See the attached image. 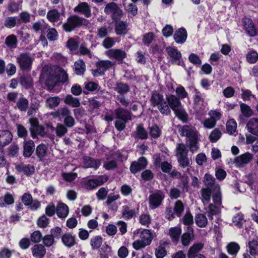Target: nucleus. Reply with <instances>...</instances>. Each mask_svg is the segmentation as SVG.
Returning <instances> with one entry per match:
<instances>
[{
	"label": "nucleus",
	"instance_id": "nucleus-1",
	"mask_svg": "<svg viewBox=\"0 0 258 258\" xmlns=\"http://www.w3.org/2000/svg\"><path fill=\"white\" fill-rule=\"evenodd\" d=\"M177 128L180 136L186 138V144L190 152L194 153L199 147L198 142L200 135L194 127L188 125H177Z\"/></svg>",
	"mask_w": 258,
	"mask_h": 258
},
{
	"label": "nucleus",
	"instance_id": "nucleus-2",
	"mask_svg": "<svg viewBox=\"0 0 258 258\" xmlns=\"http://www.w3.org/2000/svg\"><path fill=\"white\" fill-rule=\"evenodd\" d=\"M152 105L156 107L160 112L165 115L170 113L171 110L167 106V102L162 94L155 91L152 93L150 98Z\"/></svg>",
	"mask_w": 258,
	"mask_h": 258
},
{
	"label": "nucleus",
	"instance_id": "nucleus-3",
	"mask_svg": "<svg viewBox=\"0 0 258 258\" xmlns=\"http://www.w3.org/2000/svg\"><path fill=\"white\" fill-rule=\"evenodd\" d=\"M188 150L183 143H179L176 145L175 149V156L179 165L185 168L190 164V161L187 157Z\"/></svg>",
	"mask_w": 258,
	"mask_h": 258
},
{
	"label": "nucleus",
	"instance_id": "nucleus-4",
	"mask_svg": "<svg viewBox=\"0 0 258 258\" xmlns=\"http://www.w3.org/2000/svg\"><path fill=\"white\" fill-rule=\"evenodd\" d=\"M165 195L162 190L156 189L150 192L149 197V206L152 210H154L162 205Z\"/></svg>",
	"mask_w": 258,
	"mask_h": 258
},
{
	"label": "nucleus",
	"instance_id": "nucleus-5",
	"mask_svg": "<svg viewBox=\"0 0 258 258\" xmlns=\"http://www.w3.org/2000/svg\"><path fill=\"white\" fill-rule=\"evenodd\" d=\"M212 200L213 203L209 204L207 208L208 215L210 219H213L214 215L218 214L220 212L221 205V195L219 194H213Z\"/></svg>",
	"mask_w": 258,
	"mask_h": 258
},
{
	"label": "nucleus",
	"instance_id": "nucleus-6",
	"mask_svg": "<svg viewBox=\"0 0 258 258\" xmlns=\"http://www.w3.org/2000/svg\"><path fill=\"white\" fill-rule=\"evenodd\" d=\"M29 122L31 124L30 131L33 138H37L38 136L44 137L46 135L44 126L39 124L37 118H31L29 119Z\"/></svg>",
	"mask_w": 258,
	"mask_h": 258
},
{
	"label": "nucleus",
	"instance_id": "nucleus-7",
	"mask_svg": "<svg viewBox=\"0 0 258 258\" xmlns=\"http://www.w3.org/2000/svg\"><path fill=\"white\" fill-rule=\"evenodd\" d=\"M108 180V177L105 175H101L94 179H90L84 181L82 185L87 190H92L98 186L102 185Z\"/></svg>",
	"mask_w": 258,
	"mask_h": 258
},
{
	"label": "nucleus",
	"instance_id": "nucleus-8",
	"mask_svg": "<svg viewBox=\"0 0 258 258\" xmlns=\"http://www.w3.org/2000/svg\"><path fill=\"white\" fill-rule=\"evenodd\" d=\"M115 62L109 60H101L96 62V70H94L95 76H100L115 66Z\"/></svg>",
	"mask_w": 258,
	"mask_h": 258
},
{
	"label": "nucleus",
	"instance_id": "nucleus-9",
	"mask_svg": "<svg viewBox=\"0 0 258 258\" xmlns=\"http://www.w3.org/2000/svg\"><path fill=\"white\" fill-rule=\"evenodd\" d=\"M104 12L108 15H111L113 20H116L122 15V11L115 3H110L106 5Z\"/></svg>",
	"mask_w": 258,
	"mask_h": 258
},
{
	"label": "nucleus",
	"instance_id": "nucleus-10",
	"mask_svg": "<svg viewBox=\"0 0 258 258\" xmlns=\"http://www.w3.org/2000/svg\"><path fill=\"white\" fill-rule=\"evenodd\" d=\"M203 182L207 188L213 190V194H221L220 186L215 183V179L211 175L206 174L204 176Z\"/></svg>",
	"mask_w": 258,
	"mask_h": 258
},
{
	"label": "nucleus",
	"instance_id": "nucleus-11",
	"mask_svg": "<svg viewBox=\"0 0 258 258\" xmlns=\"http://www.w3.org/2000/svg\"><path fill=\"white\" fill-rule=\"evenodd\" d=\"M106 55L111 58H113L119 62L122 63L123 59L126 57V52L120 49H110L105 52Z\"/></svg>",
	"mask_w": 258,
	"mask_h": 258
},
{
	"label": "nucleus",
	"instance_id": "nucleus-12",
	"mask_svg": "<svg viewBox=\"0 0 258 258\" xmlns=\"http://www.w3.org/2000/svg\"><path fill=\"white\" fill-rule=\"evenodd\" d=\"M166 51L170 57V61L172 64H181V54L175 47H167Z\"/></svg>",
	"mask_w": 258,
	"mask_h": 258
},
{
	"label": "nucleus",
	"instance_id": "nucleus-13",
	"mask_svg": "<svg viewBox=\"0 0 258 258\" xmlns=\"http://www.w3.org/2000/svg\"><path fill=\"white\" fill-rule=\"evenodd\" d=\"M17 61L22 70H30L32 62V58L27 54H22L18 58Z\"/></svg>",
	"mask_w": 258,
	"mask_h": 258
},
{
	"label": "nucleus",
	"instance_id": "nucleus-14",
	"mask_svg": "<svg viewBox=\"0 0 258 258\" xmlns=\"http://www.w3.org/2000/svg\"><path fill=\"white\" fill-rule=\"evenodd\" d=\"M252 159V156L249 153H246L236 157L234 163L237 167H243L248 164Z\"/></svg>",
	"mask_w": 258,
	"mask_h": 258
},
{
	"label": "nucleus",
	"instance_id": "nucleus-15",
	"mask_svg": "<svg viewBox=\"0 0 258 258\" xmlns=\"http://www.w3.org/2000/svg\"><path fill=\"white\" fill-rule=\"evenodd\" d=\"M13 135L8 130H0V146L2 147L8 145L13 140Z\"/></svg>",
	"mask_w": 258,
	"mask_h": 258
},
{
	"label": "nucleus",
	"instance_id": "nucleus-16",
	"mask_svg": "<svg viewBox=\"0 0 258 258\" xmlns=\"http://www.w3.org/2000/svg\"><path fill=\"white\" fill-rule=\"evenodd\" d=\"M166 101L167 102L168 107L173 111L182 106L180 99L174 95L171 94L166 96Z\"/></svg>",
	"mask_w": 258,
	"mask_h": 258
},
{
	"label": "nucleus",
	"instance_id": "nucleus-17",
	"mask_svg": "<svg viewBox=\"0 0 258 258\" xmlns=\"http://www.w3.org/2000/svg\"><path fill=\"white\" fill-rule=\"evenodd\" d=\"M147 165V160L144 157L139 159L138 161L133 162L130 167V170L133 173H136L145 168Z\"/></svg>",
	"mask_w": 258,
	"mask_h": 258
},
{
	"label": "nucleus",
	"instance_id": "nucleus-18",
	"mask_svg": "<svg viewBox=\"0 0 258 258\" xmlns=\"http://www.w3.org/2000/svg\"><path fill=\"white\" fill-rule=\"evenodd\" d=\"M74 11L83 14L86 17L91 16V12L89 5L86 2L80 3L74 8Z\"/></svg>",
	"mask_w": 258,
	"mask_h": 258
},
{
	"label": "nucleus",
	"instance_id": "nucleus-19",
	"mask_svg": "<svg viewBox=\"0 0 258 258\" xmlns=\"http://www.w3.org/2000/svg\"><path fill=\"white\" fill-rule=\"evenodd\" d=\"M101 164L98 159H95L90 157H83V167L85 168H92L97 169Z\"/></svg>",
	"mask_w": 258,
	"mask_h": 258
},
{
	"label": "nucleus",
	"instance_id": "nucleus-20",
	"mask_svg": "<svg viewBox=\"0 0 258 258\" xmlns=\"http://www.w3.org/2000/svg\"><path fill=\"white\" fill-rule=\"evenodd\" d=\"M34 143L32 140H25L23 143V155L25 157H30L34 152Z\"/></svg>",
	"mask_w": 258,
	"mask_h": 258
},
{
	"label": "nucleus",
	"instance_id": "nucleus-21",
	"mask_svg": "<svg viewBox=\"0 0 258 258\" xmlns=\"http://www.w3.org/2000/svg\"><path fill=\"white\" fill-rule=\"evenodd\" d=\"M61 241L68 248H71L76 244V237L71 233L64 234L61 236Z\"/></svg>",
	"mask_w": 258,
	"mask_h": 258
},
{
	"label": "nucleus",
	"instance_id": "nucleus-22",
	"mask_svg": "<svg viewBox=\"0 0 258 258\" xmlns=\"http://www.w3.org/2000/svg\"><path fill=\"white\" fill-rule=\"evenodd\" d=\"M31 251L33 256L36 258H43L46 252L44 246L41 244L34 245Z\"/></svg>",
	"mask_w": 258,
	"mask_h": 258
},
{
	"label": "nucleus",
	"instance_id": "nucleus-23",
	"mask_svg": "<svg viewBox=\"0 0 258 258\" xmlns=\"http://www.w3.org/2000/svg\"><path fill=\"white\" fill-rule=\"evenodd\" d=\"M173 37L177 43L182 44L187 39L186 31L184 28H179L175 31Z\"/></svg>",
	"mask_w": 258,
	"mask_h": 258
},
{
	"label": "nucleus",
	"instance_id": "nucleus-24",
	"mask_svg": "<svg viewBox=\"0 0 258 258\" xmlns=\"http://www.w3.org/2000/svg\"><path fill=\"white\" fill-rule=\"evenodd\" d=\"M244 29L250 36H254L256 34V29L254 27L252 20L247 18H244L243 20Z\"/></svg>",
	"mask_w": 258,
	"mask_h": 258
},
{
	"label": "nucleus",
	"instance_id": "nucleus-25",
	"mask_svg": "<svg viewBox=\"0 0 258 258\" xmlns=\"http://www.w3.org/2000/svg\"><path fill=\"white\" fill-rule=\"evenodd\" d=\"M246 128L253 135L257 136L258 118L254 117L250 118L246 124Z\"/></svg>",
	"mask_w": 258,
	"mask_h": 258
},
{
	"label": "nucleus",
	"instance_id": "nucleus-26",
	"mask_svg": "<svg viewBox=\"0 0 258 258\" xmlns=\"http://www.w3.org/2000/svg\"><path fill=\"white\" fill-rule=\"evenodd\" d=\"M16 170L20 172H23L27 175H30L33 173L35 169L33 166L20 163L16 165Z\"/></svg>",
	"mask_w": 258,
	"mask_h": 258
},
{
	"label": "nucleus",
	"instance_id": "nucleus-27",
	"mask_svg": "<svg viewBox=\"0 0 258 258\" xmlns=\"http://www.w3.org/2000/svg\"><path fill=\"white\" fill-rule=\"evenodd\" d=\"M69 207L66 204L61 203L57 205L56 208V213L59 218H66L69 214Z\"/></svg>",
	"mask_w": 258,
	"mask_h": 258
},
{
	"label": "nucleus",
	"instance_id": "nucleus-28",
	"mask_svg": "<svg viewBox=\"0 0 258 258\" xmlns=\"http://www.w3.org/2000/svg\"><path fill=\"white\" fill-rule=\"evenodd\" d=\"M128 24L123 21H116L115 24V32L118 35H125L127 33Z\"/></svg>",
	"mask_w": 258,
	"mask_h": 258
},
{
	"label": "nucleus",
	"instance_id": "nucleus-29",
	"mask_svg": "<svg viewBox=\"0 0 258 258\" xmlns=\"http://www.w3.org/2000/svg\"><path fill=\"white\" fill-rule=\"evenodd\" d=\"M204 247V244L199 242L194 244L190 246L187 251V255L188 258H191L194 256L198 254V253L200 252Z\"/></svg>",
	"mask_w": 258,
	"mask_h": 258
},
{
	"label": "nucleus",
	"instance_id": "nucleus-30",
	"mask_svg": "<svg viewBox=\"0 0 258 258\" xmlns=\"http://www.w3.org/2000/svg\"><path fill=\"white\" fill-rule=\"evenodd\" d=\"M115 113L117 118L123 119L126 121L131 120V114L130 112L122 108H119L115 110Z\"/></svg>",
	"mask_w": 258,
	"mask_h": 258
},
{
	"label": "nucleus",
	"instance_id": "nucleus-31",
	"mask_svg": "<svg viewBox=\"0 0 258 258\" xmlns=\"http://www.w3.org/2000/svg\"><path fill=\"white\" fill-rule=\"evenodd\" d=\"M241 115L239 116L240 121H242L243 116L249 117L253 114V111L251 108L244 103H241L240 105Z\"/></svg>",
	"mask_w": 258,
	"mask_h": 258
},
{
	"label": "nucleus",
	"instance_id": "nucleus-32",
	"mask_svg": "<svg viewBox=\"0 0 258 258\" xmlns=\"http://www.w3.org/2000/svg\"><path fill=\"white\" fill-rule=\"evenodd\" d=\"M64 102L65 104L71 106L73 108H77L80 106V99L78 98L74 97L72 95H67L64 99Z\"/></svg>",
	"mask_w": 258,
	"mask_h": 258
},
{
	"label": "nucleus",
	"instance_id": "nucleus-33",
	"mask_svg": "<svg viewBox=\"0 0 258 258\" xmlns=\"http://www.w3.org/2000/svg\"><path fill=\"white\" fill-rule=\"evenodd\" d=\"M140 237L145 244L149 245L153 240V236L150 230L144 229L141 233Z\"/></svg>",
	"mask_w": 258,
	"mask_h": 258
},
{
	"label": "nucleus",
	"instance_id": "nucleus-34",
	"mask_svg": "<svg viewBox=\"0 0 258 258\" xmlns=\"http://www.w3.org/2000/svg\"><path fill=\"white\" fill-rule=\"evenodd\" d=\"M114 90L120 95H123L130 91V87L126 84L118 82L114 87Z\"/></svg>",
	"mask_w": 258,
	"mask_h": 258
},
{
	"label": "nucleus",
	"instance_id": "nucleus-35",
	"mask_svg": "<svg viewBox=\"0 0 258 258\" xmlns=\"http://www.w3.org/2000/svg\"><path fill=\"white\" fill-rule=\"evenodd\" d=\"M195 222L198 226L204 228L208 224V219L204 214H198L195 217Z\"/></svg>",
	"mask_w": 258,
	"mask_h": 258
},
{
	"label": "nucleus",
	"instance_id": "nucleus-36",
	"mask_svg": "<svg viewBox=\"0 0 258 258\" xmlns=\"http://www.w3.org/2000/svg\"><path fill=\"white\" fill-rule=\"evenodd\" d=\"M19 20L16 17H8L4 21V26L8 29H12L17 25Z\"/></svg>",
	"mask_w": 258,
	"mask_h": 258
},
{
	"label": "nucleus",
	"instance_id": "nucleus-37",
	"mask_svg": "<svg viewBox=\"0 0 258 258\" xmlns=\"http://www.w3.org/2000/svg\"><path fill=\"white\" fill-rule=\"evenodd\" d=\"M181 233L180 227H172L169 229V234L173 241H177Z\"/></svg>",
	"mask_w": 258,
	"mask_h": 258
},
{
	"label": "nucleus",
	"instance_id": "nucleus-38",
	"mask_svg": "<svg viewBox=\"0 0 258 258\" xmlns=\"http://www.w3.org/2000/svg\"><path fill=\"white\" fill-rule=\"evenodd\" d=\"M5 43L7 46L11 48H16L18 43L17 37L14 34L9 35L5 39Z\"/></svg>",
	"mask_w": 258,
	"mask_h": 258
},
{
	"label": "nucleus",
	"instance_id": "nucleus-39",
	"mask_svg": "<svg viewBox=\"0 0 258 258\" xmlns=\"http://www.w3.org/2000/svg\"><path fill=\"white\" fill-rule=\"evenodd\" d=\"M176 116L183 122H186L188 115L182 106L173 111Z\"/></svg>",
	"mask_w": 258,
	"mask_h": 258
},
{
	"label": "nucleus",
	"instance_id": "nucleus-40",
	"mask_svg": "<svg viewBox=\"0 0 258 258\" xmlns=\"http://www.w3.org/2000/svg\"><path fill=\"white\" fill-rule=\"evenodd\" d=\"M60 103V99L58 97H48L46 100V106L51 109L58 105Z\"/></svg>",
	"mask_w": 258,
	"mask_h": 258
},
{
	"label": "nucleus",
	"instance_id": "nucleus-41",
	"mask_svg": "<svg viewBox=\"0 0 258 258\" xmlns=\"http://www.w3.org/2000/svg\"><path fill=\"white\" fill-rule=\"evenodd\" d=\"M212 190V189L208 188H203L201 190L202 202L205 205L210 201Z\"/></svg>",
	"mask_w": 258,
	"mask_h": 258
},
{
	"label": "nucleus",
	"instance_id": "nucleus-42",
	"mask_svg": "<svg viewBox=\"0 0 258 258\" xmlns=\"http://www.w3.org/2000/svg\"><path fill=\"white\" fill-rule=\"evenodd\" d=\"M184 211L183 204L181 201H177L174 205L173 211L178 217H181L182 212Z\"/></svg>",
	"mask_w": 258,
	"mask_h": 258
},
{
	"label": "nucleus",
	"instance_id": "nucleus-43",
	"mask_svg": "<svg viewBox=\"0 0 258 258\" xmlns=\"http://www.w3.org/2000/svg\"><path fill=\"white\" fill-rule=\"evenodd\" d=\"M112 251L111 247L107 244L103 245L99 251V256L100 258H108L111 254Z\"/></svg>",
	"mask_w": 258,
	"mask_h": 258
},
{
	"label": "nucleus",
	"instance_id": "nucleus-44",
	"mask_svg": "<svg viewBox=\"0 0 258 258\" xmlns=\"http://www.w3.org/2000/svg\"><path fill=\"white\" fill-rule=\"evenodd\" d=\"M74 69L75 73L78 75L83 74L85 71V64L82 60H78L74 64Z\"/></svg>",
	"mask_w": 258,
	"mask_h": 258
},
{
	"label": "nucleus",
	"instance_id": "nucleus-45",
	"mask_svg": "<svg viewBox=\"0 0 258 258\" xmlns=\"http://www.w3.org/2000/svg\"><path fill=\"white\" fill-rule=\"evenodd\" d=\"M46 151L47 147L44 144H40L37 147L36 150V155L41 160H43L46 156Z\"/></svg>",
	"mask_w": 258,
	"mask_h": 258
},
{
	"label": "nucleus",
	"instance_id": "nucleus-46",
	"mask_svg": "<svg viewBox=\"0 0 258 258\" xmlns=\"http://www.w3.org/2000/svg\"><path fill=\"white\" fill-rule=\"evenodd\" d=\"M222 136V133L219 128L213 130L209 135V140L212 143H215L218 141Z\"/></svg>",
	"mask_w": 258,
	"mask_h": 258
},
{
	"label": "nucleus",
	"instance_id": "nucleus-47",
	"mask_svg": "<svg viewBox=\"0 0 258 258\" xmlns=\"http://www.w3.org/2000/svg\"><path fill=\"white\" fill-rule=\"evenodd\" d=\"M59 16L58 12L54 9L49 11L47 14V18L51 22H57Z\"/></svg>",
	"mask_w": 258,
	"mask_h": 258
},
{
	"label": "nucleus",
	"instance_id": "nucleus-48",
	"mask_svg": "<svg viewBox=\"0 0 258 258\" xmlns=\"http://www.w3.org/2000/svg\"><path fill=\"white\" fill-rule=\"evenodd\" d=\"M236 128L237 123L233 119H231L227 121L226 123V129L228 134H233L235 132Z\"/></svg>",
	"mask_w": 258,
	"mask_h": 258
},
{
	"label": "nucleus",
	"instance_id": "nucleus-49",
	"mask_svg": "<svg viewBox=\"0 0 258 258\" xmlns=\"http://www.w3.org/2000/svg\"><path fill=\"white\" fill-rule=\"evenodd\" d=\"M17 106L20 110L25 111L28 106V100L24 97L20 98L17 102Z\"/></svg>",
	"mask_w": 258,
	"mask_h": 258
},
{
	"label": "nucleus",
	"instance_id": "nucleus-50",
	"mask_svg": "<svg viewBox=\"0 0 258 258\" xmlns=\"http://www.w3.org/2000/svg\"><path fill=\"white\" fill-rule=\"evenodd\" d=\"M46 36L48 39L51 41L57 40L58 37L57 31L53 28H50L47 29Z\"/></svg>",
	"mask_w": 258,
	"mask_h": 258
},
{
	"label": "nucleus",
	"instance_id": "nucleus-51",
	"mask_svg": "<svg viewBox=\"0 0 258 258\" xmlns=\"http://www.w3.org/2000/svg\"><path fill=\"white\" fill-rule=\"evenodd\" d=\"M102 243V238L100 236H96L90 240L91 245L93 249H97L100 247Z\"/></svg>",
	"mask_w": 258,
	"mask_h": 258
},
{
	"label": "nucleus",
	"instance_id": "nucleus-52",
	"mask_svg": "<svg viewBox=\"0 0 258 258\" xmlns=\"http://www.w3.org/2000/svg\"><path fill=\"white\" fill-rule=\"evenodd\" d=\"M227 249L229 254L233 255L238 252L240 246L239 244L236 242H231L227 245Z\"/></svg>",
	"mask_w": 258,
	"mask_h": 258
},
{
	"label": "nucleus",
	"instance_id": "nucleus-53",
	"mask_svg": "<svg viewBox=\"0 0 258 258\" xmlns=\"http://www.w3.org/2000/svg\"><path fill=\"white\" fill-rule=\"evenodd\" d=\"M122 216L126 219H131L135 215V211L134 210L131 209L129 207L127 206H123Z\"/></svg>",
	"mask_w": 258,
	"mask_h": 258
},
{
	"label": "nucleus",
	"instance_id": "nucleus-54",
	"mask_svg": "<svg viewBox=\"0 0 258 258\" xmlns=\"http://www.w3.org/2000/svg\"><path fill=\"white\" fill-rule=\"evenodd\" d=\"M192 91L194 93V101L195 104L197 105L202 104L204 102V98L202 97L201 92L196 88H194Z\"/></svg>",
	"mask_w": 258,
	"mask_h": 258
},
{
	"label": "nucleus",
	"instance_id": "nucleus-55",
	"mask_svg": "<svg viewBox=\"0 0 258 258\" xmlns=\"http://www.w3.org/2000/svg\"><path fill=\"white\" fill-rule=\"evenodd\" d=\"M150 135L153 138L159 137L161 134V131L156 124H154L150 127Z\"/></svg>",
	"mask_w": 258,
	"mask_h": 258
},
{
	"label": "nucleus",
	"instance_id": "nucleus-56",
	"mask_svg": "<svg viewBox=\"0 0 258 258\" xmlns=\"http://www.w3.org/2000/svg\"><path fill=\"white\" fill-rule=\"evenodd\" d=\"M108 33V28L105 26L98 28L96 32L97 36L100 38H105L107 37Z\"/></svg>",
	"mask_w": 258,
	"mask_h": 258
},
{
	"label": "nucleus",
	"instance_id": "nucleus-57",
	"mask_svg": "<svg viewBox=\"0 0 258 258\" xmlns=\"http://www.w3.org/2000/svg\"><path fill=\"white\" fill-rule=\"evenodd\" d=\"M193 234L189 232L184 233L181 236V243L183 246H187L193 238Z\"/></svg>",
	"mask_w": 258,
	"mask_h": 258
},
{
	"label": "nucleus",
	"instance_id": "nucleus-58",
	"mask_svg": "<svg viewBox=\"0 0 258 258\" xmlns=\"http://www.w3.org/2000/svg\"><path fill=\"white\" fill-rule=\"evenodd\" d=\"M68 132V129L63 124L57 123L55 128V133L57 136L61 137Z\"/></svg>",
	"mask_w": 258,
	"mask_h": 258
},
{
	"label": "nucleus",
	"instance_id": "nucleus-59",
	"mask_svg": "<svg viewBox=\"0 0 258 258\" xmlns=\"http://www.w3.org/2000/svg\"><path fill=\"white\" fill-rule=\"evenodd\" d=\"M181 221L185 225H189L193 223V216L189 211H187L186 212L185 214L181 219Z\"/></svg>",
	"mask_w": 258,
	"mask_h": 258
},
{
	"label": "nucleus",
	"instance_id": "nucleus-60",
	"mask_svg": "<svg viewBox=\"0 0 258 258\" xmlns=\"http://www.w3.org/2000/svg\"><path fill=\"white\" fill-rule=\"evenodd\" d=\"M249 252L252 255H256L258 251V242L256 240L250 241L248 243Z\"/></svg>",
	"mask_w": 258,
	"mask_h": 258
},
{
	"label": "nucleus",
	"instance_id": "nucleus-61",
	"mask_svg": "<svg viewBox=\"0 0 258 258\" xmlns=\"http://www.w3.org/2000/svg\"><path fill=\"white\" fill-rule=\"evenodd\" d=\"M204 126L206 128L211 129L215 126L216 124V119L214 117H211L206 119L203 122Z\"/></svg>",
	"mask_w": 258,
	"mask_h": 258
},
{
	"label": "nucleus",
	"instance_id": "nucleus-62",
	"mask_svg": "<svg viewBox=\"0 0 258 258\" xmlns=\"http://www.w3.org/2000/svg\"><path fill=\"white\" fill-rule=\"evenodd\" d=\"M42 234L38 230L34 231L30 235V239L34 243H39L42 240Z\"/></svg>",
	"mask_w": 258,
	"mask_h": 258
},
{
	"label": "nucleus",
	"instance_id": "nucleus-63",
	"mask_svg": "<svg viewBox=\"0 0 258 258\" xmlns=\"http://www.w3.org/2000/svg\"><path fill=\"white\" fill-rule=\"evenodd\" d=\"M140 223L144 226L149 227L151 223V216L147 214H142L139 217Z\"/></svg>",
	"mask_w": 258,
	"mask_h": 258
},
{
	"label": "nucleus",
	"instance_id": "nucleus-64",
	"mask_svg": "<svg viewBox=\"0 0 258 258\" xmlns=\"http://www.w3.org/2000/svg\"><path fill=\"white\" fill-rule=\"evenodd\" d=\"M66 45L71 51H75L78 48L79 43L74 38H70L68 39Z\"/></svg>",
	"mask_w": 258,
	"mask_h": 258
}]
</instances>
